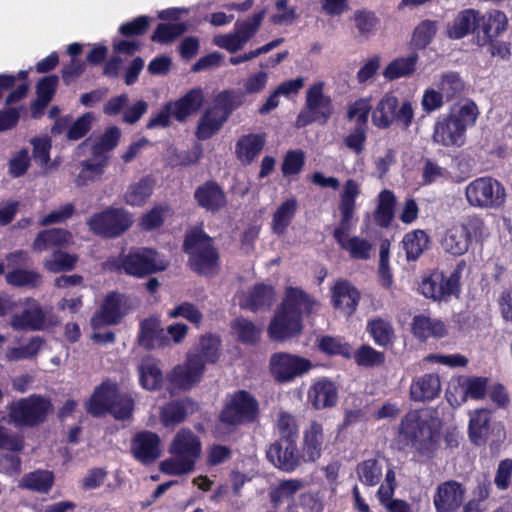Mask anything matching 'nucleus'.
Masks as SVG:
<instances>
[{"label":"nucleus","mask_w":512,"mask_h":512,"mask_svg":"<svg viewBox=\"0 0 512 512\" xmlns=\"http://www.w3.org/2000/svg\"><path fill=\"white\" fill-rule=\"evenodd\" d=\"M152 192L153 181L149 178H143L128 187L125 201L131 206H141L152 195Z\"/></svg>","instance_id":"50"},{"label":"nucleus","mask_w":512,"mask_h":512,"mask_svg":"<svg viewBox=\"0 0 512 512\" xmlns=\"http://www.w3.org/2000/svg\"><path fill=\"white\" fill-rule=\"evenodd\" d=\"M308 400L316 409L333 407L338 401V389L333 381L320 378L310 386Z\"/></svg>","instance_id":"26"},{"label":"nucleus","mask_w":512,"mask_h":512,"mask_svg":"<svg viewBox=\"0 0 512 512\" xmlns=\"http://www.w3.org/2000/svg\"><path fill=\"white\" fill-rule=\"evenodd\" d=\"M187 30L185 23H161L152 35V40L161 44L174 41Z\"/></svg>","instance_id":"58"},{"label":"nucleus","mask_w":512,"mask_h":512,"mask_svg":"<svg viewBox=\"0 0 512 512\" xmlns=\"http://www.w3.org/2000/svg\"><path fill=\"white\" fill-rule=\"evenodd\" d=\"M491 413L487 409H476L469 413L468 433L470 440L476 444H484L491 432Z\"/></svg>","instance_id":"33"},{"label":"nucleus","mask_w":512,"mask_h":512,"mask_svg":"<svg viewBox=\"0 0 512 512\" xmlns=\"http://www.w3.org/2000/svg\"><path fill=\"white\" fill-rule=\"evenodd\" d=\"M167 262L154 250L141 248L130 251L123 258L109 259L103 267L107 270H123L126 274L143 277L164 270Z\"/></svg>","instance_id":"7"},{"label":"nucleus","mask_w":512,"mask_h":512,"mask_svg":"<svg viewBox=\"0 0 512 512\" xmlns=\"http://www.w3.org/2000/svg\"><path fill=\"white\" fill-rule=\"evenodd\" d=\"M332 111L331 99L324 94V83L316 82L306 91L305 110L298 115L296 124L298 127H303L314 120L325 122Z\"/></svg>","instance_id":"13"},{"label":"nucleus","mask_w":512,"mask_h":512,"mask_svg":"<svg viewBox=\"0 0 512 512\" xmlns=\"http://www.w3.org/2000/svg\"><path fill=\"white\" fill-rule=\"evenodd\" d=\"M120 130L117 127L108 128L103 135L98 138L86 139L81 147L88 148L91 154L103 155L109 157V153L114 149L120 138Z\"/></svg>","instance_id":"41"},{"label":"nucleus","mask_w":512,"mask_h":512,"mask_svg":"<svg viewBox=\"0 0 512 512\" xmlns=\"http://www.w3.org/2000/svg\"><path fill=\"white\" fill-rule=\"evenodd\" d=\"M131 453L142 464L154 463L162 454L159 436L151 431H142L131 440Z\"/></svg>","instance_id":"20"},{"label":"nucleus","mask_w":512,"mask_h":512,"mask_svg":"<svg viewBox=\"0 0 512 512\" xmlns=\"http://www.w3.org/2000/svg\"><path fill=\"white\" fill-rule=\"evenodd\" d=\"M73 243V236L64 229H48L40 232L34 242L33 250L43 252L51 247H64Z\"/></svg>","instance_id":"40"},{"label":"nucleus","mask_w":512,"mask_h":512,"mask_svg":"<svg viewBox=\"0 0 512 512\" xmlns=\"http://www.w3.org/2000/svg\"><path fill=\"white\" fill-rule=\"evenodd\" d=\"M397 107L398 98L392 92L386 93L372 112L373 124L381 129L390 127L396 119Z\"/></svg>","instance_id":"34"},{"label":"nucleus","mask_w":512,"mask_h":512,"mask_svg":"<svg viewBox=\"0 0 512 512\" xmlns=\"http://www.w3.org/2000/svg\"><path fill=\"white\" fill-rule=\"evenodd\" d=\"M367 329L377 345L385 347L393 342L394 329L387 320L373 319L369 321Z\"/></svg>","instance_id":"51"},{"label":"nucleus","mask_w":512,"mask_h":512,"mask_svg":"<svg viewBox=\"0 0 512 512\" xmlns=\"http://www.w3.org/2000/svg\"><path fill=\"white\" fill-rule=\"evenodd\" d=\"M466 489L457 481L449 480L440 483L433 497L437 512H455L463 503Z\"/></svg>","instance_id":"22"},{"label":"nucleus","mask_w":512,"mask_h":512,"mask_svg":"<svg viewBox=\"0 0 512 512\" xmlns=\"http://www.w3.org/2000/svg\"><path fill=\"white\" fill-rule=\"evenodd\" d=\"M441 422L430 410L408 412L401 420L399 438L420 454H429L439 441Z\"/></svg>","instance_id":"3"},{"label":"nucleus","mask_w":512,"mask_h":512,"mask_svg":"<svg viewBox=\"0 0 512 512\" xmlns=\"http://www.w3.org/2000/svg\"><path fill=\"white\" fill-rule=\"evenodd\" d=\"M241 104L239 96L233 92L223 91L219 93L213 105L204 110L200 116L195 135L199 140H207L217 134L231 112Z\"/></svg>","instance_id":"5"},{"label":"nucleus","mask_w":512,"mask_h":512,"mask_svg":"<svg viewBox=\"0 0 512 512\" xmlns=\"http://www.w3.org/2000/svg\"><path fill=\"white\" fill-rule=\"evenodd\" d=\"M437 85L446 101L455 98L464 90V82L455 72L442 74Z\"/></svg>","instance_id":"57"},{"label":"nucleus","mask_w":512,"mask_h":512,"mask_svg":"<svg viewBox=\"0 0 512 512\" xmlns=\"http://www.w3.org/2000/svg\"><path fill=\"white\" fill-rule=\"evenodd\" d=\"M51 411L50 401L40 395L21 398L8 406L10 422L16 426H34L44 421Z\"/></svg>","instance_id":"10"},{"label":"nucleus","mask_w":512,"mask_h":512,"mask_svg":"<svg viewBox=\"0 0 512 512\" xmlns=\"http://www.w3.org/2000/svg\"><path fill=\"white\" fill-rule=\"evenodd\" d=\"M357 472L362 483L374 486L382 477V465L377 460L370 459L359 464Z\"/></svg>","instance_id":"61"},{"label":"nucleus","mask_w":512,"mask_h":512,"mask_svg":"<svg viewBox=\"0 0 512 512\" xmlns=\"http://www.w3.org/2000/svg\"><path fill=\"white\" fill-rule=\"evenodd\" d=\"M202 443L189 429H180L169 445L170 458L160 463V470L168 475H184L193 472L201 456Z\"/></svg>","instance_id":"4"},{"label":"nucleus","mask_w":512,"mask_h":512,"mask_svg":"<svg viewBox=\"0 0 512 512\" xmlns=\"http://www.w3.org/2000/svg\"><path fill=\"white\" fill-rule=\"evenodd\" d=\"M265 14L266 10L263 9L255 13L250 19L237 21L233 32L216 35L213 38V43L230 53L243 49L260 28Z\"/></svg>","instance_id":"12"},{"label":"nucleus","mask_w":512,"mask_h":512,"mask_svg":"<svg viewBox=\"0 0 512 512\" xmlns=\"http://www.w3.org/2000/svg\"><path fill=\"white\" fill-rule=\"evenodd\" d=\"M428 236L422 230L407 233L402 245L408 260H416L428 246Z\"/></svg>","instance_id":"49"},{"label":"nucleus","mask_w":512,"mask_h":512,"mask_svg":"<svg viewBox=\"0 0 512 512\" xmlns=\"http://www.w3.org/2000/svg\"><path fill=\"white\" fill-rule=\"evenodd\" d=\"M44 341L40 337H33L23 347L9 348L6 358L10 361L34 358L42 349Z\"/></svg>","instance_id":"60"},{"label":"nucleus","mask_w":512,"mask_h":512,"mask_svg":"<svg viewBox=\"0 0 512 512\" xmlns=\"http://www.w3.org/2000/svg\"><path fill=\"white\" fill-rule=\"evenodd\" d=\"M117 388L114 383L104 382L95 389L93 395L87 402V410L93 415H101L110 412L117 419H125L129 417L133 410V400L130 397H121L120 404L123 408H118L113 404L116 398Z\"/></svg>","instance_id":"11"},{"label":"nucleus","mask_w":512,"mask_h":512,"mask_svg":"<svg viewBox=\"0 0 512 512\" xmlns=\"http://www.w3.org/2000/svg\"><path fill=\"white\" fill-rule=\"evenodd\" d=\"M304 486V481L299 479H288L280 481L270 488V500L275 506H278L292 499L298 491L304 488Z\"/></svg>","instance_id":"45"},{"label":"nucleus","mask_w":512,"mask_h":512,"mask_svg":"<svg viewBox=\"0 0 512 512\" xmlns=\"http://www.w3.org/2000/svg\"><path fill=\"white\" fill-rule=\"evenodd\" d=\"M204 372L203 363L198 357L188 355L187 361L175 367L169 375V381L181 389H189L200 381Z\"/></svg>","instance_id":"24"},{"label":"nucleus","mask_w":512,"mask_h":512,"mask_svg":"<svg viewBox=\"0 0 512 512\" xmlns=\"http://www.w3.org/2000/svg\"><path fill=\"white\" fill-rule=\"evenodd\" d=\"M109 163V157L91 154L90 158L80 163V171L76 177L78 186H86L99 181Z\"/></svg>","instance_id":"30"},{"label":"nucleus","mask_w":512,"mask_h":512,"mask_svg":"<svg viewBox=\"0 0 512 512\" xmlns=\"http://www.w3.org/2000/svg\"><path fill=\"white\" fill-rule=\"evenodd\" d=\"M507 25V16L502 11L490 10L482 16L478 15L476 43L479 46L492 43L507 29Z\"/></svg>","instance_id":"21"},{"label":"nucleus","mask_w":512,"mask_h":512,"mask_svg":"<svg viewBox=\"0 0 512 512\" xmlns=\"http://www.w3.org/2000/svg\"><path fill=\"white\" fill-rule=\"evenodd\" d=\"M324 442L323 427L318 422H311L304 431L303 457L307 461H316L320 458Z\"/></svg>","instance_id":"39"},{"label":"nucleus","mask_w":512,"mask_h":512,"mask_svg":"<svg viewBox=\"0 0 512 512\" xmlns=\"http://www.w3.org/2000/svg\"><path fill=\"white\" fill-rule=\"evenodd\" d=\"M264 146V138L258 134L243 136L236 144L237 158L244 164L251 163Z\"/></svg>","instance_id":"43"},{"label":"nucleus","mask_w":512,"mask_h":512,"mask_svg":"<svg viewBox=\"0 0 512 512\" xmlns=\"http://www.w3.org/2000/svg\"><path fill=\"white\" fill-rule=\"evenodd\" d=\"M323 509L319 492H305L288 504L287 512H323Z\"/></svg>","instance_id":"48"},{"label":"nucleus","mask_w":512,"mask_h":512,"mask_svg":"<svg viewBox=\"0 0 512 512\" xmlns=\"http://www.w3.org/2000/svg\"><path fill=\"white\" fill-rule=\"evenodd\" d=\"M412 333L421 341L429 338H442L447 334V329L440 319L432 318L426 314L414 316L412 320Z\"/></svg>","instance_id":"31"},{"label":"nucleus","mask_w":512,"mask_h":512,"mask_svg":"<svg viewBox=\"0 0 512 512\" xmlns=\"http://www.w3.org/2000/svg\"><path fill=\"white\" fill-rule=\"evenodd\" d=\"M56 322L50 311L44 310L36 300L27 298L23 310L11 317L10 325L16 330H42Z\"/></svg>","instance_id":"15"},{"label":"nucleus","mask_w":512,"mask_h":512,"mask_svg":"<svg viewBox=\"0 0 512 512\" xmlns=\"http://www.w3.org/2000/svg\"><path fill=\"white\" fill-rule=\"evenodd\" d=\"M396 203L394 194L383 190L378 196V205L375 213L376 222L381 226H388L393 218V209Z\"/></svg>","instance_id":"55"},{"label":"nucleus","mask_w":512,"mask_h":512,"mask_svg":"<svg viewBox=\"0 0 512 512\" xmlns=\"http://www.w3.org/2000/svg\"><path fill=\"white\" fill-rule=\"evenodd\" d=\"M441 391V380L438 374L426 373L415 377L410 385V398L416 402L433 400Z\"/></svg>","instance_id":"28"},{"label":"nucleus","mask_w":512,"mask_h":512,"mask_svg":"<svg viewBox=\"0 0 512 512\" xmlns=\"http://www.w3.org/2000/svg\"><path fill=\"white\" fill-rule=\"evenodd\" d=\"M268 459L284 471H292L299 465L296 445L291 440L272 444L267 451Z\"/></svg>","instance_id":"25"},{"label":"nucleus","mask_w":512,"mask_h":512,"mask_svg":"<svg viewBox=\"0 0 512 512\" xmlns=\"http://www.w3.org/2000/svg\"><path fill=\"white\" fill-rule=\"evenodd\" d=\"M77 260L76 255L57 250L44 260L43 265L49 272L59 273L72 270Z\"/></svg>","instance_id":"52"},{"label":"nucleus","mask_w":512,"mask_h":512,"mask_svg":"<svg viewBox=\"0 0 512 512\" xmlns=\"http://www.w3.org/2000/svg\"><path fill=\"white\" fill-rule=\"evenodd\" d=\"M352 356L357 365L364 367L379 366L384 363L385 355L374 348L363 345Z\"/></svg>","instance_id":"64"},{"label":"nucleus","mask_w":512,"mask_h":512,"mask_svg":"<svg viewBox=\"0 0 512 512\" xmlns=\"http://www.w3.org/2000/svg\"><path fill=\"white\" fill-rule=\"evenodd\" d=\"M437 31L436 23L430 20L422 21L412 35L411 44L419 49L425 48L432 41Z\"/></svg>","instance_id":"63"},{"label":"nucleus","mask_w":512,"mask_h":512,"mask_svg":"<svg viewBox=\"0 0 512 512\" xmlns=\"http://www.w3.org/2000/svg\"><path fill=\"white\" fill-rule=\"evenodd\" d=\"M54 483V475L48 470H36L26 474L19 482V487L34 492L46 493Z\"/></svg>","instance_id":"44"},{"label":"nucleus","mask_w":512,"mask_h":512,"mask_svg":"<svg viewBox=\"0 0 512 512\" xmlns=\"http://www.w3.org/2000/svg\"><path fill=\"white\" fill-rule=\"evenodd\" d=\"M164 330L157 318H149L142 321L140 326L139 341L146 348L165 346L168 342L163 336Z\"/></svg>","instance_id":"42"},{"label":"nucleus","mask_w":512,"mask_h":512,"mask_svg":"<svg viewBox=\"0 0 512 512\" xmlns=\"http://www.w3.org/2000/svg\"><path fill=\"white\" fill-rule=\"evenodd\" d=\"M464 196L470 207L477 209H498L506 202V189L503 184L489 176L478 177L470 181Z\"/></svg>","instance_id":"8"},{"label":"nucleus","mask_w":512,"mask_h":512,"mask_svg":"<svg viewBox=\"0 0 512 512\" xmlns=\"http://www.w3.org/2000/svg\"><path fill=\"white\" fill-rule=\"evenodd\" d=\"M194 410V403L189 399L182 402H173L167 404L161 410L160 419L163 425H174L183 421L188 413Z\"/></svg>","instance_id":"47"},{"label":"nucleus","mask_w":512,"mask_h":512,"mask_svg":"<svg viewBox=\"0 0 512 512\" xmlns=\"http://www.w3.org/2000/svg\"><path fill=\"white\" fill-rule=\"evenodd\" d=\"M478 24V12L464 9L457 13L447 26V35L451 39H462L473 31Z\"/></svg>","instance_id":"37"},{"label":"nucleus","mask_w":512,"mask_h":512,"mask_svg":"<svg viewBox=\"0 0 512 512\" xmlns=\"http://www.w3.org/2000/svg\"><path fill=\"white\" fill-rule=\"evenodd\" d=\"M479 111L472 101H464L457 109H454L449 117L458 124L464 131L476 122Z\"/></svg>","instance_id":"54"},{"label":"nucleus","mask_w":512,"mask_h":512,"mask_svg":"<svg viewBox=\"0 0 512 512\" xmlns=\"http://www.w3.org/2000/svg\"><path fill=\"white\" fill-rule=\"evenodd\" d=\"M194 196L198 205L210 212L219 211L227 204L223 190L213 182L198 187Z\"/></svg>","instance_id":"32"},{"label":"nucleus","mask_w":512,"mask_h":512,"mask_svg":"<svg viewBox=\"0 0 512 512\" xmlns=\"http://www.w3.org/2000/svg\"><path fill=\"white\" fill-rule=\"evenodd\" d=\"M297 210L298 201L294 197L283 201L279 206H277L273 212L270 224L272 232L278 236L284 235L292 223Z\"/></svg>","instance_id":"35"},{"label":"nucleus","mask_w":512,"mask_h":512,"mask_svg":"<svg viewBox=\"0 0 512 512\" xmlns=\"http://www.w3.org/2000/svg\"><path fill=\"white\" fill-rule=\"evenodd\" d=\"M418 63V54L411 53L407 56H401L390 61L382 71L383 77L388 81L400 78H408L416 71Z\"/></svg>","instance_id":"36"},{"label":"nucleus","mask_w":512,"mask_h":512,"mask_svg":"<svg viewBox=\"0 0 512 512\" xmlns=\"http://www.w3.org/2000/svg\"><path fill=\"white\" fill-rule=\"evenodd\" d=\"M232 329L238 339L247 344L256 343L261 334L260 328H257L251 321L242 318L234 321Z\"/></svg>","instance_id":"62"},{"label":"nucleus","mask_w":512,"mask_h":512,"mask_svg":"<svg viewBox=\"0 0 512 512\" xmlns=\"http://www.w3.org/2000/svg\"><path fill=\"white\" fill-rule=\"evenodd\" d=\"M333 307L345 316H351L357 309L360 292L347 280L335 281L330 289Z\"/></svg>","instance_id":"23"},{"label":"nucleus","mask_w":512,"mask_h":512,"mask_svg":"<svg viewBox=\"0 0 512 512\" xmlns=\"http://www.w3.org/2000/svg\"><path fill=\"white\" fill-rule=\"evenodd\" d=\"M351 20L360 37L368 39L376 30L378 18L373 12L367 10H356Z\"/></svg>","instance_id":"53"},{"label":"nucleus","mask_w":512,"mask_h":512,"mask_svg":"<svg viewBox=\"0 0 512 512\" xmlns=\"http://www.w3.org/2000/svg\"><path fill=\"white\" fill-rule=\"evenodd\" d=\"M275 296L276 293L271 286L257 284L250 291L237 294V299L241 307L255 312L270 307Z\"/></svg>","instance_id":"27"},{"label":"nucleus","mask_w":512,"mask_h":512,"mask_svg":"<svg viewBox=\"0 0 512 512\" xmlns=\"http://www.w3.org/2000/svg\"><path fill=\"white\" fill-rule=\"evenodd\" d=\"M203 103V95L200 90H191L182 98L169 103V109L172 110V116L180 121H185L190 115L195 113Z\"/></svg>","instance_id":"38"},{"label":"nucleus","mask_w":512,"mask_h":512,"mask_svg":"<svg viewBox=\"0 0 512 512\" xmlns=\"http://www.w3.org/2000/svg\"><path fill=\"white\" fill-rule=\"evenodd\" d=\"M319 302L300 287L288 286L267 332L271 340L284 342L303 330V318L316 312Z\"/></svg>","instance_id":"1"},{"label":"nucleus","mask_w":512,"mask_h":512,"mask_svg":"<svg viewBox=\"0 0 512 512\" xmlns=\"http://www.w3.org/2000/svg\"><path fill=\"white\" fill-rule=\"evenodd\" d=\"M433 140L443 146L459 147L464 144L465 131L448 116L435 124Z\"/></svg>","instance_id":"29"},{"label":"nucleus","mask_w":512,"mask_h":512,"mask_svg":"<svg viewBox=\"0 0 512 512\" xmlns=\"http://www.w3.org/2000/svg\"><path fill=\"white\" fill-rule=\"evenodd\" d=\"M132 222V216L125 210L109 208L93 215L88 220V225L96 234L115 237L126 231Z\"/></svg>","instance_id":"17"},{"label":"nucleus","mask_w":512,"mask_h":512,"mask_svg":"<svg viewBox=\"0 0 512 512\" xmlns=\"http://www.w3.org/2000/svg\"><path fill=\"white\" fill-rule=\"evenodd\" d=\"M361 193L360 184L348 179L341 190L339 212L341 220L339 225L334 229L333 236L338 245L345 250L352 259L367 260L370 258L372 244L365 238L359 236H351L349 230L351 228V220L353 218L356 199Z\"/></svg>","instance_id":"2"},{"label":"nucleus","mask_w":512,"mask_h":512,"mask_svg":"<svg viewBox=\"0 0 512 512\" xmlns=\"http://www.w3.org/2000/svg\"><path fill=\"white\" fill-rule=\"evenodd\" d=\"M128 299L121 294L111 293L91 319L94 329L117 324L129 310Z\"/></svg>","instance_id":"19"},{"label":"nucleus","mask_w":512,"mask_h":512,"mask_svg":"<svg viewBox=\"0 0 512 512\" xmlns=\"http://www.w3.org/2000/svg\"><path fill=\"white\" fill-rule=\"evenodd\" d=\"M270 372L278 382H290L312 368L310 360L299 355L278 352L270 357Z\"/></svg>","instance_id":"14"},{"label":"nucleus","mask_w":512,"mask_h":512,"mask_svg":"<svg viewBox=\"0 0 512 512\" xmlns=\"http://www.w3.org/2000/svg\"><path fill=\"white\" fill-rule=\"evenodd\" d=\"M220 341L217 337L204 336L199 342V351L196 354H189L191 357H198L203 363H214L218 358Z\"/></svg>","instance_id":"59"},{"label":"nucleus","mask_w":512,"mask_h":512,"mask_svg":"<svg viewBox=\"0 0 512 512\" xmlns=\"http://www.w3.org/2000/svg\"><path fill=\"white\" fill-rule=\"evenodd\" d=\"M258 414L256 400L245 391H238L230 396L223 408L220 419L228 425H237L253 421Z\"/></svg>","instance_id":"16"},{"label":"nucleus","mask_w":512,"mask_h":512,"mask_svg":"<svg viewBox=\"0 0 512 512\" xmlns=\"http://www.w3.org/2000/svg\"><path fill=\"white\" fill-rule=\"evenodd\" d=\"M460 271L456 269L449 276L434 271L420 284V292L429 299L442 300L459 292Z\"/></svg>","instance_id":"18"},{"label":"nucleus","mask_w":512,"mask_h":512,"mask_svg":"<svg viewBox=\"0 0 512 512\" xmlns=\"http://www.w3.org/2000/svg\"><path fill=\"white\" fill-rule=\"evenodd\" d=\"M489 236V230L484 221L477 217H467L450 227L442 240L443 249L455 256L465 254L474 239L483 241Z\"/></svg>","instance_id":"6"},{"label":"nucleus","mask_w":512,"mask_h":512,"mask_svg":"<svg viewBox=\"0 0 512 512\" xmlns=\"http://www.w3.org/2000/svg\"><path fill=\"white\" fill-rule=\"evenodd\" d=\"M459 386L463 392L462 402L467 398L482 399L486 395L487 379L483 377H464L459 380Z\"/></svg>","instance_id":"56"},{"label":"nucleus","mask_w":512,"mask_h":512,"mask_svg":"<svg viewBox=\"0 0 512 512\" xmlns=\"http://www.w3.org/2000/svg\"><path fill=\"white\" fill-rule=\"evenodd\" d=\"M140 383L147 390L158 389L163 382V375L153 359H144L138 367Z\"/></svg>","instance_id":"46"},{"label":"nucleus","mask_w":512,"mask_h":512,"mask_svg":"<svg viewBox=\"0 0 512 512\" xmlns=\"http://www.w3.org/2000/svg\"><path fill=\"white\" fill-rule=\"evenodd\" d=\"M184 246L190 254L193 270L207 275L215 272L218 254L211 245V239L202 230H192L187 235Z\"/></svg>","instance_id":"9"}]
</instances>
